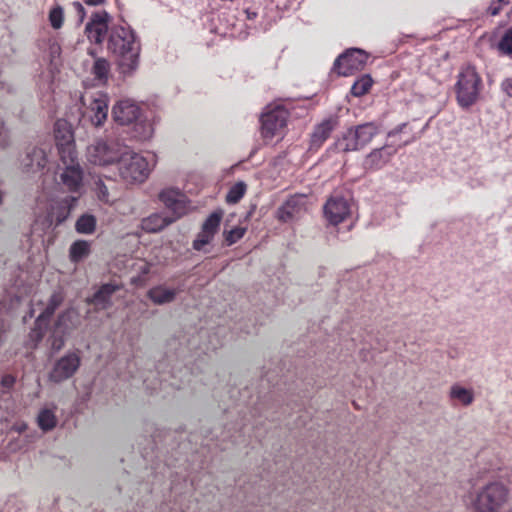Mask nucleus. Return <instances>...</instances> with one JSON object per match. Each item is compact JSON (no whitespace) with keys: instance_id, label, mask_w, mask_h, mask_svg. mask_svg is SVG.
I'll use <instances>...</instances> for the list:
<instances>
[{"instance_id":"de8ad7c7","label":"nucleus","mask_w":512,"mask_h":512,"mask_svg":"<svg viewBox=\"0 0 512 512\" xmlns=\"http://www.w3.org/2000/svg\"><path fill=\"white\" fill-rule=\"evenodd\" d=\"M87 5L98 6L104 3L105 0H83Z\"/></svg>"},{"instance_id":"c756f323","label":"nucleus","mask_w":512,"mask_h":512,"mask_svg":"<svg viewBox=\"0 0 512 512\" xmlns=\"http://www.w3.org/2000/svg\"><path fill=\"white\" fill-rule=\"evenodd\" d=\"M90 254V243L86 240H77L69 249L70 260L78 263Z\"/></svg>"},{"instance_id":"0eeeda50","label":"nucleus","mask_w":512,"mask_h":512,"mask_svg":"<svg viewBox=\"0 0 512 512\" xmlns=\"http://www.w3.org/2000/svg\"><path fill=\"white\" fill-rule=\"evenodd\" d=\"M379 127L373 122H367L349 128L344 134L341 145L344 151L363 149L378 134Z\"/></svg>"},{"instance_id":"a878e982","label":"nucleus","mask_w":512,"mask_h":512,"mask_svg":"<svg viewBox=\"0 0 512 512\" xmlns=\"http://www.w3.org/2000/svg\"><path fill=\"white\" fill-rule=\"evenodd\" d=\"M177 295V290L159 285L149 289L147 296L156 305L172 302Z\"/></svg>"},{"instance_id":"4be33fe9","label":"nucleus","mask_w":512,"mask_h":512,"mask_svg":"<svg viewBox=\"0 0 512 512\" xmlns=\"http://www.w3.org/2000/svg\"><path fill=\"white\" fill-rule=\"evenodd\" d=\"M338 125L337 118L330 117L318 124L311 135V149H318L329 138L331 132Z\"/></svg>"},{"instance_id":"7c9ffc66","label":"nucleus","mask_w":512,"mask_h":512,"mask_svg":"<svg viewBox=\"0 0 512 512\" xmlns=\"http://www.w3.org/2000/svg\"><path fill=\"white\" fill-rule=\"evenodd\" d=\"M110 64L104 58H97L91 68V73L98 84H104L108 79Z\"/></svg>"},{"instance_id":"cd10ccee","label":"nucleus","mask_w":512,"mask_h":512,"mask_svg":"<svg viewBox=\"0 0 512 512\" xmlns=\"http://www.w3.org/2000/svg\"><path fill=\"white\" fill-rule=\"evenodd\" d=\"M175 221V218H169L161 214H153L143 219L142 228L147 232H158Z\"/></svg>"},{"instance_id":"9b49d317","label":"nucleus","mask_w":512,"mask_h":512,"mask_svg":"<svg viewBox=\"0 0 512 512\" xmlns=\"http://www.w3.org/2000/svg\"><path fill=\"white\" fill-rule=\"evenodd\" d=\"M81 358L78 352H69L60 357L53 364L49 372V380L54 383H61L71 378L79 369Z\"/></svg>"},{"instance_id":"f8f14e48","label":"nucleus","mask_w":512,"mask_h":512,"mask_svg":"<svg viewBox=\"0 0 512 512\" xmlns=\"http://www.w3.org/2000/svg\"><path fill=\"white\" fill-rule=\"evenodd\" d=\"M368 55L361 49L352 48L341 54L334 62L339 75L349 76L363 69Z\"/></svg>"},{"instance_id":"aec40b11","label":"nucleus","mask_w":512,"mask_h":512,"mask_svg":"<svg viewBox=\"0 0 512 512\" xmlns=\"http://www.w3.org/2000/svg\"><path fill=\"white\" fill-rule=\"evenodd\" d=\"M76 201L77 197L67 196L64 199L53 203L47 216L50 225L58 226L63 223L70 215Z\"/></svg>"},{"instance_id":"5701e85b","label":"nucleus","mask_w":512,"mask_h":512,"mask_svg":"<svg viewBox=\"0 0 512 512\" xmlns=\"http://www.w3.org/2000/svg\"><path fill=\"white\" fill-rule=\"evenodd\" d=\"M80 324V315L77 310L74 308H69L65 310L58 316V319L55 323L56 333H61L62 335H69L73 330H75Z\"/></svg>"},{"instance_id":"c85d7f7f","label":"nucleus","mask_w":512,"mask_h":512,"mask_svg":"<svg viewBox=\"0 0 512 512\" xmlns=\"http://www.w3.org/2000/svg\"><path fill=\"white\" fill-rule=\"evenodd\" d=\"M449 395L451 399L456 400L464 406H469L474 401L473 390L458 384H455L450 388Z\"/></svg>"},{"instance_id":"f257e3e1","label":"nucleus","mask_w":512,"mask_h":512,"mask_svg":"<svg viewBox=\"0 0 512 512\" xmlns=\"http://www.w3.org/2000/svg\"><path fill=\"white\" fill-rule=\"evenodd\" d=\"M107 48L116 57L122 73L129 74L138 67L141 44L130 26H112Z\"/></svg>"},{"instance_id":"ddd939ff","label":"nucleus","mask_w":512,"mask_h":512,"mask_svg":"<svg viewBox=\"0 0 512 512\" xmlns=\"http://www.w3.org/2000/svg\"><path fill=\"white\" fill-rule=\"evenodd\" d=\"M350 212V199L337 193L332 195L324 205V216L331 225L343 222Z\"/></svg>"},{"instance_id":"72a5a7b5","label":"nucleus","mask_w":512,"mask_h":512,"mask_svg":"<svg viewBox=\"0 0 512 512\" xmlns=\"http://www.w3.org/2000/svg\"><path fill=\"white\" fill-rule=\"evenodd\" d=\"M246 191V184L244 182H238L233 185L227 195L226 202L229 204H235L240 201V199L244 196Z\"/></svg>"},{"instance_id":"9d476101","label":"nucleus","mask_w":512,"mask_h":512,"mask_svg":"<svg viewBox=\"0 0 512 512\" xmlns=\"http://www.w3.org/2000/svg\"><path fill=\"white\" fill-rule=\"evenodd\" d=\"M65 298L62 290H55L50 296L48 303L37 317L35 327L29 334L30 339L36 345L44 336L50 317L54 314L55 310L63 303Z\"/></svg>"},{"instance_id":"3c124183","label":"nucleus","mask_w":512,"mask_h":512,"mask_svg":"<svg viewBox=\"0 0 512 512\" xmlns=\"http://www.w3.org/2000/svg\"><path fill=\"white\" fill-rule=\"evenodd\" d=\"M5 196H6V192L0 188V206H1V205L3 204V202H4V198H5Z\"/></svg>"},{"instance_id":"39448f33","label":"nucleus","mask_w":512,"mask_h":512,"mask_svg":"<svg viewBox=\"0 0 512 512\" xmlns=\"http://www.w3.org/2000/svg\"><path fill=\"white\" fill-rule=\"evenodd\" d=\"M120 178L127 184L143 183L151 172L149 161L139 153L132 151L129 147L118 162Z\"/></svg>"},{"instance_id":"a18cd8bd","label":"nucleus","mask_w":512,"mask_h":512,"mask_svg":"<svg viewBox=\"0 0 512 512\" xmlns=\"http://www.w3.org/2000/svg\"><path fill=\"white\" fill-rule=\"evenodd\" d=\"M407 127L406 123H402L399 126H397L395 129L388 132V137L392 138L395 137L397 134L403 132V130Z\"/></svg>"},{"instance_id":"2eb2a0df","label":"nucleus","mask_w":512,"mask_h":512,"mask_svg":"<svg viewBox=\"0 0 512 512\" xmlns=\"http://www.w3.org/2000/svg\"><path fill=\"white\" fill-rule=\"evenodd\" d=\"M63 167L60 173V180L63 186L71 191L78 192L82 187L83 170L77 160V155L67 158L66 161H61Z\"/></svg>"},{"instance_id":"bb28decb","label":"nucleus","mask_w":512,"mask_h":512,"mask_svg":"<svg viewBox=\"0 0 512 512\" xmlns=\"http://www.w3.org/2000/svg\"><path fill=\"white\" fill-rule=\"evenodd\" d=\"M56 406L43 407L40 409L37 415V425L43 432H49L53 430L58 423V419L55 414Z\"/></svg>"},{"instance_id":"c03bdc74","label":"nucleus","mask_w":512,"mask_h":512,"mask_svg":"<svg viewBox=\"0 0 512 512\" xmlns=\"http://www.w3.org/2000/svg\"><path fill=\"white\" fill-rule=\"evenodd\" d=\"M8 145V136L4 130V124L0 122V146L6 147Z\"/></svg>"},{"instance_id":"37998d69","label":"nucleus","mask_w":512,"mask_h":512,"mask_svg":"<svg viewBox=\"0 0 512 512\" xmlns=\"http://www.w3.org/2000/svg\"><path fill=\"white\" fill-rule=\"evenodd\" d=\"M501 88L507 96L512 97V78L505 79L501 84Z\"/></svg>"},{"instance_id":"7ed1b4c3","label":"nucleus","mask_w":512,"mask_h":512,"mask_svg":"<svg viewBox=\"0 0 512 512\" xmlns=\"http://www.w3.org/2000/svg\"><path fill=\"white\" fill-rule=\"evenodd\" d=\"M128 147L125 139L116 131H112L87 146L86 158L94 165L108 166L118 163L126 154Z\"/></svg>"},{"instance_id":"864d4df0","label":"nucleus","mask_w":512,"mask_h":512,"mask_svg":"<svg viewBox=\"0 0 512 512\" xmlns=\"http://www.w3.org/2000/svg\"><path fill=\"white\" fill-rule=\"evenodd\" d=\"M15 500H16L15 498H10V499L8 500V502H7V504H6V506L8 507L7 512H11V511H10V509H9V506H10V504H11L12 502H14Z\"/></svg>"},{"instance_id":"a19ab883","label":"nucleus","mask_w":512,"mask_h":512,"mask_svg":"<svg viewBox=\"0 0 512 512\" xmlns=\"http://www.w3.org/2000/svg\"><path fill=\"white\" fill-rule=\"evenodd\" d=\"M72 8L78 18V22L81 23L84 20L85 15H86L83 5L80 2L75 1L72 3Z\"/></svg>"},{"instance_id":"2f4dec72","label":"nucleus","mask_w":512,"mask_h":512,"mask_svg":"<svg viewBox=\"0 0 512 512\" xmlns=\"http://www.w3.org/2000/svg\"><path fill=\"white\" fill-rule=\"evenodd\" d=\"M97 220L91 214L81 215L75 224V229L80 234H92L96 229Z\"/></svg>"},{"instance_id":"20e7f679","label":"nucleus","mask_w":512,"mask_h":512,"mask_svg":"<svg viewBox=\"0 0 512 512\" xmlns=\"http://www.w3.org/2000/svg\"><path fill=\"white\" fill-rule=\"evenodd\" d=\"M508 487L499 481L489 482L475 491L471 497V512H509Z\"/></svg>"},{"instance_id":"423d86ee","label":"nucleus","mask_w":512,"mask_h":512,"mask_svg":"<svg viewBox=\"0 0 512 512\" xmlns=\"http://www.w3.org/2000/svg\"><path fill=\"white\" fill-rule=\"evenodd\" d=\"M481 79L475 68L467 66L461 70L456 84V95L459 105L468 108L478 98Z\"/></svg>"},{"instance_id":"603ef678","label":"nucleus","mask_w":512,"mask_h":512,"mask_svg":"<svg viewBox=\"0 0 512 512\" xmlns=\"http://www.w3.org/2000/svg\"><path fill=\"white\" fill-rule=\"evenodd\" d=\"M496 1H497V3L501 4L502 6L507 5L510 2V0H496Z\"/></svg>"},{"instance_id":"412c9836","label":"nucleus","mask_w":512,"mask_h":512,"mask_svg":"<svg viewBox=\"0 0 512 512\" xmlns=\"http://www.w3.org/2000/svg\"><path fill=\"white\" fill-rule=\"evenodd\" d=\"M183 198L184 196L180 190L174 188L164 189L159 194L160 201L176 214L175 219L184 213L185 204Z\"/></svg>"},{"instance_id":"49530a36","label":"nucleus","mask_w":512,"mask_h":512,"mask_svg":"<svg viewBox=\"0 0 512 512\" xmlns=\"http://www.w3.org/2000/svg\"><path fill=\"white\" fill-rule=\"evenodd\" d=\"M13 429L18 433H22L27 429V425L25 423L16 424L13 426Z\"/></svg>"},{"instance_id":"1a4fd4ad","label":"nucleus","mask_w":512,"mask_h":512,"mask_svg":"<svg viewBox=\"0 0 512 512\" xmlns=\"http://www.w3.org/2000/svg\"><path fill=\"white\" fill-rule=\"evenodd\" d=\"M288 111L281 106H268L260 118L261 134L266 139L277 135L286 125Z\"/></svg>"},{"instance_id":"09e8293b","label":"nucleus","mask_w":512,"mask_h":512,"mask_svg":"<svg viewBox=\"0 0 512 512\" xmlns=\"http://www.w3.org/2000/svg\"><path fill=\"white\" fill-rule=\"evenodd\" d=\"M50 49L53 57L60 54V47L57 44L51 45Z\"/></svg>"},{"instance_id":"6ab92c4d","label":"nucleus","mask_w":512,"mask_h":512,"mask_svg":"<svg viewBox=\"0 0 512 512\" xmlns=\"http://www.w3.org/2000/svg\"><path fill=\"white\" fill-rule=\"evenodd\" d=\"M304 196H292L277 210V218L282 222H291L298 219L305 211Z\"/></svg>"},{"instance_id":"c9c22d12","label":"nucleus","mask_w":512,"mask_h":512,"mask_svg":"<svg viewBox=\"0 0 512 512\" xmlns=\"http://www.w3.org/2000/svg\"><path fill=\"white\" fill-rule=\"evenodd\" d=\"M500 54L512 56V27L509 28L497 44Z\"/></svg>"},{"instance_id":"ea45409f","label":"nucleus","mask_w":512,"mask_h":512,"mask_svg":"<svg viewBox=\"0 0 512 512\" xmlns=\"http://www.w3.org/2000/svg\"><path fill=\"white\" fill-rule=\"evenodd\" d=\"M66 336L67 335H62L61 333H56V328H54L51 336V349L59 351L65 344Z\"/></svg>"},{"instance_id":"393cba45","label":"nucleus","mask_w":512,"mask_h":512,"mask_svg":"<svg viewBox=\"0 0 512 512\" xmlns=\"http://www.w3.org/2000/svg\"><path fill=\"white\" fill-rule=\"evenodd\" d=\"M118 286L114 284H104L100 289L88 300L100 309H106L111 306V296L117 291Z\"/></svg>"},{"instance_id":"4c0bfd02","label":"nucleus","mask_w":512,"mask_h":512,"mask_svg":"<svg viewBox=\"0 0 512 512\" xmlns=\"http://www.w3.org/2000/svg\"><path fill=\"white\" fill-rule=\"evenodd\" d=\"M246 232V229L243 227H235L231 229L230 231L224 232L225 236V242L228 246L233 245L236 243L239 239H241Z\"/></svg>"},{"instance_id":"e433bc0d","label":"nucleus","mask_w":512,"mask_h":512,"mask_svg":"<svg viewBox=\"0 0 512 512\" xmlns=\"http://www.w3.org/2000/svg\"><path fill=\"white\" fill-rule=\"evenodd\" d=\"M64 13L60 6L54 7L49 12V21L54 29H59L63 25Z\"/></svg>"},{"instance_id":"dca6fc26","label":"nucleus","mask_w":512,"mask_h":512,"mask_svg":"<svg viewBox=\"0 0 512 512\" xmlns=\"http://www.w3.org/2000/svg\"><path fill=\"white\" fill-rule=\"evenodd\" d=\"M110 16L106 11H99L92 14L90 21L86 24L85 33L88 39L101 44L108 33V22Z\"/></svg>"},{"instance_id":"6e6552de","label":"nucleus","mask_w":512,"mask_h":512,"mask_svg":"<svg viewBox=\"0 0 512 512\" xmlns=\"http://www.w3.org/2000/svg\"><path fill=\"white\" fill-rule=\"evenodd\" d=\"M54 138L60 161H66L77 155L72 126L64 119H58L54 125Z\"/></svg>"},{"instance_id":"58836bf2","label":"nucleus","mask_w":512,"mask_h":512,"mask_svg":"<svg viewBox=\"0 0 512 512\" xmlns=\"http://www.w3.org/2000/svg\"><path fill=\"white\" fill-rule=\"evenodd\" d=\"M95 191H96L98 199L101 202H104V203L111 202L109 190H108L107 186L104 184V182L102 181V179H98L95 182Z\"/></svg>"},{"instance_id":"4468645a","label":"nucleus","mask_w":512,"mask_h":512,"mask_svg":"<svg viewBox=\"0 0 512 512\" xmlns=\"http://www.w3.org/2000/svg\"><path fill=\"white\" fill-rule=\"evenodd\" d=\"M223 212L221 210L214 211L204 221L201 231L197 234L192 243V247L197 251H205V247L214 239L215 234L219 230Z\"/></svg>"},{"instance_id":"473e14b6","label":"nucleus","mask_w":512,"mask_h":512,"mask_svg":"<svg viewBox=\"0 0 512 512\" xmlns=\"http://www.w3.org/2000/svg\"><path fill=\"white\" fill-rule=\"evenodd\" d=\"M15 378L12 375H4L0 383V408L3 407L2 402H7L11 397V389L14 386Z\"/></svg>"},{"instance_id":"f3484780","label":"nucleus","mask_w":512,"mask_h":512,"mask_svg":"<svg viewBox=\"0 0 512 512\" xmlns=\"http://www.w3.org/2000/svg\"><path fill=\"white\" fill-rule=\"evenodd\" d=\"M48 146L31 147L21 159V167L24 172L36 173L41 171L48 163Z\"/></svg>"},{"instance_id":"8fccbe9b","label":"nucleus","mask_w":512,"mask_h":512,"mask_svg":"<svg viewBox=\"0 0 512 512\" xmlns=\"http://www.w3.org/2000/svg\"><path fill=\"white\" fill-rule=\"evenodd\" d=\"M245 13L247 15V18L250 20L255 19L257 17V13L255 11H250L249 9H247Z\"/></svg>"},{"instance_id":"b1692460","label":"nucleus","mask_w":512,"mask_h":512,"mask_svg":"<svg viewBox=\"0 0 512 512\" xmlns=\"http://www.w3.org/2000/svg\"><path fill=\"white\" fill-rule=\"evenodd\" d=\"M90 111L92 115L90 116V120L95 127L101 126L108 115V104L103 95H99L98 97L93 98L90 102Z\"/></svg>"},{"instance_id":"f704fd0d","label":"nucleus","mask_w":512,"mask_h":512,"mask_svg":"<svg viewBox=\"0 0 512 512\" xmlns=\"http://www.w3.org/2000/svg\"><path fill=\"white\" fill-rule=\"evenodd\" d=\"M372 86V79L370 76H363L358 79L351 87V93L354 96H362L368 92Z\"/></svg>"},{"instance_id":"a211bd4d","label":"nucleus","mask_w":512,"mask_h":512,"mask_svg":"<svg viewBox=\"0 0 512 512\" xmlns=\"http://www.w3.org/2000/svg\"><path fill=\"white\" fill-rule=\"evenodd\" d=\"M396 151L397 148L394 143L374 149L366 156L363 166L365 169L378 170L389 162Z\"/></svg>"},{"instance_id":"79ce46f5","label":"nucleus","mask_w":512,"mask_h":512,"mask_svg":"<svg viewBox=\"0 0 512 512\" xmlns=\"http://www.w3.org/2000/svg\"><path fill=\"white\" fill-rule=\"evenodd\" d=\"M502 5L497 3V1H492V3L490 4V6L488 7L487 11L488 13L491 15V16H496L500 13V11L502 10Z\"/></svg>"},{"instance_id":"f03ea898","label":"nucleus","mask_w":512,"mask_h":512,"mask_svg":"<svg viewBox=\"0 0 512 512\" xmlns=\"http://www.w3.org/2000/svg\"><path fill=\"white\" fill-rule=\"evenodd\" d=\"M112 118L121 126H132L131 136L138 141L149 140L154 134L153 123L141 105L132 99L117 101L112 108Z\"/></svg>"}]
</instances>
